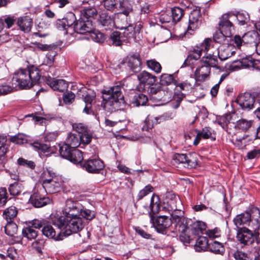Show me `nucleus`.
Here are the masks:
<instances>
[{"instance_id":"obj_25","label":"nucleus","mask_w":260,"mask_h":260,"mask_svg":"<svg viewBox=\"0 0 260 260\" xmlns=\"http://www.w3.org/2000/svg\"><path fill=\"white\" fill-rule=\"evenodd\" d=\"M164 118L162 116L154 117L148 115L143 122V125L141 128L142 131L149 132L152 129L154 124H157L161 122Z\"/></svg>"},{"instance_id":"obj_43","label":"nucleus","mask_w":260,"mask_h":260,"mask_svg":"<svg viewBox=\"0 0 260 260\" xmlns=\"http://www.w3.org/2000/svg\"><path fill=\"white\" fill-rule=\"evenodd\" d=\"M209 241L207 238L203 236H199L196 240L195 249L197 251H205L209 247Z\"/></svg>"},{"instance_id":"obj_7","label":"nucleus","mask_w":260,"mask_h":260,"mask_svg":"<svg viewBox=\"0 0 260 260\" xmlns=\"http://www.w3.org/2000/svg\"><path fill=\"white\" fill-rule=\"evenodd\" d=\"M11 81L13 87L28 89L32 87V82L29 80L26 69H21L15 72Z\"/></svg>"},{"instance_id":"obj_4","label":"nucleus","mask_w":260,"mask_h":260,"mask_svg":"<svg viewBox=\"0 0 260 260\" xmlns=\"http://www.w3.org/2000/svg\"><path fill=\"white\" fill-rule=\"evenodd\" d=\"M62 212L60 216H81L87 220L92 219L95 215L94 211L86 209L80 202L71 199L66 201Z\"/></svg>"},{"instance_id":"obj_14","label":"nucleus","mask_w":260,"mask_h":260,"mask_svg":"<svg viewBox=\"0 0 260 260\" xmlns=\"http://www.w3.org/2000/svg\"><path fill=\"white\" fill-rule=\"evenodd\" d=\"M236 102L243 110L249 111L254 108L255 96L249 92H245L238 96Z\"/></svg>"},{"instance_id":"obj_55","label":"nucleus","mask_w":260,"mask_h":260,"mask_svg":"<svg viewBox=\"0 0 260 260\" xmlns=\"http://www.w3.org/2000/svg\"><path fill=\"white\" fill-rule=\"evenodd\" d=\"M172 83L176 84L173 75L163 74L160 77V84L162 85H168Z\"/></svg>"},{"instance_id":"obj_57","label":"nucleus","mask_w":260,"mask_h":260,"mask_svg":"<svg viewBox=\"0 0 260 260\" xmlns=\"http://www.w3.org/2000/svg\"><path fill=\"white\" fill-rule=\"evenodd\" d=\"M146 64L149 69L157 74L160 73L161 71L162 68L160 64L155 59L147 60Z\"/></svg>"},{"instance_id":"obj_42","label":"nucleus","mask_w":260,"mask_h":260,"mask_svg":"<svg viewBox=\"0 0 260 260\" xmlns=\"http://www.w3.org/2000/svg\"><path fill=\"white\" fill-rule=\"evenodd\" d=\"M148 102L147 96L142 93H136L133 96L132 103L137 107L144 106Z\"/></svg>"},{"instance_id":"obj_30","label":"nucleus","mask_w":260,"mask_h":260,"mask_svg":"<svg viewBox=\"0 0 260 260\" xmlns=\"http://www.w3.org/2000/svg\"><path fill=\"white\" fill-rule=\"evenodd\" d=\"M83 100L85 106L83 109V112L87 114L93 113L92 109V103L95 99V94L92 93H87L85 95H83Z\"/></svg>"},{"instance_id":"obj_48","label":"nucleus","mask_w":260,"mask_h":260,"mask_svg":"<svg viewBox=\"0 0 260 260\" xmlns=\"http://www.w3.org/2000/svg\"><path fill=\"white\" fill-rule=\"evenodd\" d=\"M88 35L89 37H87L86 38L87 39L89 40L90 38L93 41L98 43H102L105 39V36L103 34L98 30L94 29V28L91 32H89Z\"/></svg>"},{"instance_id":"obj_44","label":"nucleus","mask_w":260,"mask_h":260,"mask_svg":"<svg viewBox=\"0 0 260 260\" xmlns=\"http://www.w3.org/2000/svg\"><path fill=\"white\" fill-rule=\"evenodd\" d=\"M98 15V11L94 7L84 8L81 11V17L85 19L94 18Z\"/></svg>"},{"instance_id":"obj_15","label":"nucleus","mask_w":260,"mask_h":260,"mask_svg":"<svg viewBox=\"0 0 260 260\" xmlns=\"http://www.w3.org/2000/svg\"><path fill=\"white\" fill-rule=\"evenodd\" d=\"M236 238L240 244L244 245H250L255 240L253 233L247 228L239 229Z\"/></svg>"},{"instance_id":"obj_3","label":"nucleus","mask_w":260,"mask_h":260,"mask_svg":"<svg viewBox=\"0 0 260 260\" xmlns=\"http://www.w3.org/2000/svg\"><path fill=\"white\" fill-rule=\"evenodd\" d=\"M53 224L63 231L64 236H69L72 233H77L84 227L83 219L79 216H59L52 220Z\"/></svg>"},{"instance_id":"obj_36","label":"nucleus","mask_w":260,"mask_h":260,"mask_svg":"<svg viewBox=\"0 0 260 260\" xmlns=\"http://www.w3.org/2000/svg\"><path fill=\"white\" fill-rule=\"evenodd\" d=\"M250 214L249 213V211L237 215L234 219V222L237 227L241 224H249L250 223Z\"/></svg>"},{"instance_id":"obj_63","label":"nucleus","mask_w":260,"mask_h":260,"mask_svg":"<svg viewBox=\"0 0 260 260\" xmlns=\"http://www.w3.org/2000/svg\"><path fill=\"white\" fill-rule=\"evenodd\" d=\"M8 193L6 187L0 188V207H3L8 201Z\"/></svg>"},{"instance_id":"obj_11","label":"nucleus","mask_w":260,"mask_h":260,"mask_svg":"<svg viewBox=\"0 0 260 260\" xmlns=\"http://www.w3.org/2000/svg\"><path fill=\"white\" fill-rule=\"evenodd\" d=\"M137 78L139 81V84L137 85V90L140 92H144L147 90V88L149 86H153L156 81V77L145 71L139 73Z\"/></svg>"},{"instance_id":"obj_61","label":"nucleus","mask_w":260,"mask_h":260,"mask_svg":"<svg viewBox=\"0 0 260 260\" xmlns=\"http://www.w3.org/2000/svg\"><path fill=\"white\" fill-rule=\"evenodd\" d=\"M10 141L16 144L21 145L27 143V139L25 135L19 134L11 137Z\"/></svg>"},{"instance_id":"obj_29","label":"nucleus","mask_w":260,"mask_h":260,"mask_svg":"<svg viewBox=\"0 0 260 260\" xmlns=\"http://www.w3.org/2000/svg\"><path fill=\"white\" fill-rule=\"evenodd\" d=\"M30 81L32 82V86L39 83L41 74L40 71L36 67L31 66L26 69Z\"/></svg>"},{"instance_id":"obj_10","label":"nucleus","mask_w":260,"mask_h":260,"mask_svg":"<svg viewBox=\"0 0 260 260\" xmlns=\"http://www.w3.org/2000/svg\"><path fill=\"white\" fill-rule=\"evenodd\" d=\"M174 211L171 214V224H173L176 232L183 231L186 230L187 221L183 215V212L180 210H177L176 206L172 207Z\"/></svg>"},{"instance_id":"obj_38","label":"nucleus","mask_w":260,"mask_h":260,"mask_svg":"<svg viewBox=\"0 0 260 260\" xmlns=\"http://www.w3.org/2000/svg\"><path fill=\"white\" fill-rule=\"evenodd\" d=\"M79 134L70 133L68 135L65 143L73 148H77L80 145Z\"/></svg>"},{"instance_id":"obj_12","label":"nucleus","mask_w":260,"mask_h":260,"mask_svg":"<svg viewBox=\"0 0 260 260\" xmlns=\"http://www.w3.org/2000/svg\"><path fill=\"white\" fill-rule=\"evenodd\" d=\"M202 22V17L199 8L193 9L189 16V21L186 33L191 34L192 32L198 29Z\"/></svg>"},{"instance_id":"obj_19","label":"nucleus","mask_w":260,"mask_h":260,"mask_svg":"<svg viewBox=\"0 0 260 260\" xmlns=\"http://www.w3.org/2000/svg\"><path fill=\"white\" fill-rule=\"evenodd\" d=\"M46 82L53 90L59 92L64 91L68 87V83L63 79H56L49 77Z\"/></svg>"},{"instance_id":"obj_2","label":"nucleus","mask_w":260,"mask_h":260,"mask_svg":"<svg viewBox=\"0 0 260 260\" xmlns=\"http://www.w3.org/2000/svg\"><path fill=\"white\" fill-rule=\"evenodd\" d=\"M114 27L120 29H124L123 35L127 38H133L136 42L139 41L142 38L141 23L134 26L127 22V16L121 13L115 14L114 17Z\"/></svg>"},{"instance_id":"obj_32","label":"nucleus","mask_w":260,"mask_h":260,"mask_svg":"<svg viewBox=\"0 0 260 260\" xmlns=\"http://www.w3.org/2000/svg\"><path fill=\"white\" fill-rule=\"evenodd\" d=\"M259 38L257 32L248 31L243 36V42L244 44H253L256 47Z\"/></svg>"},{"instance_id":"obj_22","label":"nucleus","mask_w":260,"mask_h":260,"mask_svg":"<svg viewBox=\"0 0 260 260\" xmlns=\"http://www.w3.org/2000/svg\"><path fill=\"white\" fill-rule=\"evenodd\" d=\"M126 60L127 66L132 71L137 72L140 70L141 61L139 54H129L127 56Z\"/></svg>"},{"instance_id":"obj_6","label":"nucleus","mask_w":260,"mask_h":260,"mask_svg":"<svg viewBox=\"0 0 260 260\" xmlns=\"http://www.w3.org/2000/svg\"><path fill=\"white\" fill-rule=\"evenodd\" d=\"M41 181L46 192L50 194L59 191L62 183L57 177L56 173L50 170L43 173Z\"/></svg>"},{"instance_id":"obj_47","label":"nucleus","mask_w":260,"mask_h":260,"mask_svg":"<svg viewBox=\"0 0 260 260\" xmlns=\"http://www.w3.org/2000/svg\"><path fill=\"white\" fill-rule=\"evenodd\" d=\"M18 211L15 206H11L7 208L3 213V216L7 221H12L17 215Z\"/></svg>"},{"instance_id":"obj_51","label":"nucleus","mask_w":260,"mask_h":260,"mask_svg":"<svg viewBox=\"0 0 260 260\" xmlns=\"http://www.w3.org/2000/svg\"><path fill=\"white\" fill-rule=\"evenodd\" d=\"M7 223L5 226V233L7 235L13 237L17 234L18 227L17 224L12 221H7Z\"/></svg>"},{"instance_id":"obj_18","label":"nucleus","mask_w":260,"mask_h":260,"mask_svg":"<svg viewBox=\"0 0 260 260\" xmlns=\"http://www.w3.org/2000/svg\"><path fill=\"white\" fill-rule=\"evenodd\" d=\"M197 136L193 141V145L197 146L199 144L201 139H211L215 140L214 131L209 126H206L202 128L201 131L196 129Z\"/></svg>"},{"instance_id":"obj_50","label":"nucleus","mask_w":260,"mask_h":260,"mask_svg":"<svg viewBox=\"0 0 260 260\" xmlns=\"http://www.w3.org/2000/svg\"><path fill=\"white\" fill-rule=\"evenodd\" d=\"M208 248L210 251L216 254H221L224 251L222 244L216 241L210 243Z\"/></svg>"},{"instance_id":"obj_64","label":"nucleus","mask_w":260,"mask_h":260,"mask_svg":"<svg viewBox=\"0 0 260 260\" xmlns=\"http://www.w3.org/2000/svg\"><path fill=\"white\" fill-rule=\"evenodd\" d=\"M17 162L20 166L26 167L31 169H35L36 166V165L34 161L28 160L22 157L19 158L18 159Z\"/></svg>"},{"instance_id":"obj_62","label":"nucleus","mask_w":260,"mask_h":260,"mask_svg":"<svg viewBox=\"0 0 260 260\" xmlns=\"http://www.w3.org/2000/svg\"><path fill=\"white\" fill-rule=\"evenodd\" d=\"M153 189V187L150 185L146 186L143 189L139 191L137 197V201H140L144 197L147 196L148 193L152 192Z\"/></svg>"},{"instance_id":"obj_58","label":"nucleus","mask_w":260,"mask_h":260,"mask_svg":"<svg viewBox=\"0 0 260 260\" xmlns=\"http://www.w3.org/2000/svg\"><path fill=\"white\" fill-rule=\"evenodd\" d=\"M179 238L180 241L184 243H189L191 241L193 240V235L189 234L188 228L183 231H180Z\"/></svg>"},{"instance_id":"obj_41","label":"nucleus","mask_w":260,"mask_h":260,"mask_svg":"<svg viewBox=\"0 0 260 260\" xmlns=\"http://www.w3.org/2000/svg\"><path fill=\"white\" fill-rule=\"evenodd\" d=\"M132 0H122L119 3V10L124 15L128 16V14L133 11Z\"/></svg>"},{"instance_id":"obj_35","label":"nucleus","mask_w":260,"mask_h":260,"mask_svg":"<svg viewBox=\"0 0 260 260\" xmlns=\"http://www.w3.org/2000/svg\"><path fill=\"white\" fill-rule=\"evenodd\" d=\"M255 60H253L251 57H248L246 58H243L242 59L239 60H236L234 61L232 64V67L235 68H246L250 67H253L254 64Z\"/></svg>"},{"instance_id":"obj_33","label":"nucleus","mask_w":260,"mask_h":260,"mask_svg":"<svg viewBox=\"0 0 260 260\" xmlns=\"http://www.w3.org/2000/svg\"><path fill=\"white\" fill-rule=\"evenodd\" d=\"M99 20L102 25L106 27V29H110L114 27V18H112L106 12H102L100 14Z\"/></svg>"},{"instance_id":"obj_5","label":"nucleus","mask_w":260,"mask_h":260,"mask_svg":"<svg viewBox=\"0 0 260 260\" xmlns=\"http://www.w3.org/2000/svg\"><path fill=\"white\" fill-rule=\"evenodd\" d=\"M219 69L216 56L208 54L203 56L200 61V65L195 71L196 79L199 81H204L210 74L211 68Z\"/></svg>"},{"instance_id":"obj_21","label":"nucleus","mask_w":260,"mask_h":260,"mask_svg":"<svg viewBox=\"0 0 260 260\" xmlns=\"http://www.w3.org/2000/svg\"><path fill=\"white\" fill-rule=\"evenodd\" d=\"M29 202L34 207L40 208L46 205L50 202V200L48 197H45L39 192H34L31 195Z\"/></svg>"},{"instance_id":"obj_54","label":"nucleus","mask_w":260,"mask_h":260,"mask_svg":"<svg viewBox=\"0 0 260 260\" xmlns=\"http://www.w3.org/2000/svg\"><path fill=\"white\" fill-rule=\"evenodd\" d=\"M170 12L173 21L175 22L179 21L184 14V10L182 9L177 7L172 8L171 12Z\"/></svg>"},{"instance_id":"obj_40","label":"nucleus","mask_w":260,"mask_h":260,"mask_svg":"<svg viewBox=\"0 0 260 260\" xmlns=\"http://www.w3.org/2000/svg\"><path fill=\"white\" fill-rule=\"evenodd\" d=\"M16 20V17L15 16L5 15L0 18V23L3 25L2 30L4 28L7 29L11 28L14 24Z\"/></svg>"},{"instance_id":"obj_60","label":"nucleus","mask_w":260,"mask_h":260,"mask_svg":"<svg viewBox=\"0 0 260 260\" xmlns=\"http://www.w3.org/2000/svg\"><path fill=\"white\" fill-rule=\"evenodd\" d=\"M229 37L225 35V34L222 31L219 30L218 32H216L213 35L214 41L219 43L224 44L226 41V38Z\"/></svg>"},{"instance_id":"obj_39","label":"nucleus","mask_w":260,"mask_h":260,"mask_svg":"<svg viewBox=\"0 0 260 260\" xmlns=\"http://www.w3.org/2000/svg\"><path fill=\"white\" fill-rule=\"evenodd\" d=\"M206 228V224L204 222L197 221L191 225V232L193 236H200Z\"/></svg>"},{"instance_id":"obj_23","label":"nucleus","mask_w":260,"mask_h":260,"mask_svg":"<svg viewBox=\"0 0 260 260\" xmlns=\"http://www.w3.org/2000/svg\"><path fill=\"white\" fill-rule=\"evenodd\" d=\"M43 234L46 237L50 239H53L55 240H61L62 239L64 234L63 231L60 230L59 232H56L51 225H47L43 227L42 230Z\"/></svg>"},{"instance_id":"obj_17","label":"nucleus","mask_w":260,"mask_h":260,"mask_svg":"<svg viewBox=\"0 0 260 260\" xmlns=\"http://www.w3.org/2000/svg\"><path fill=\"white\" fill-rule=\"evenodd\" d=\"M156 231L162 234H166V231L171 225V219L167 216H159L153 222Z\"/></svg>"},{"instance_id":"obj_16","label":"nucleus","mask_w":260,"mask_h":260,"mask_svg":"<svg viewBox=\"0 0 260 260\" xmlns=\"http://www.w3.org/2000/svg\"><path fill=\"white\" fill-rule=\"evenodd\" d=\"M74 29L77 33L88 35L93 29L92 21L90 19H85L80 16L79 19L75 23Z\"/></svg>"},{"instance_id":"obj_20","label":"nucleus","mask_w":260,"mask_h":260,"mask_svg":"<svg viewBox=\"0 0 260 260\" xmlns=\"http://www.w3.org/2000/svg\"><path fill=\"white\" fill-rule=\"evenodd\" d=\"M235 114H226L221 116L218 121V123L229 133L228 129L232 128L236 124H235L236 119Z\"/></svg>"},{"instance_id":"obj_1","label":"nucleus","mask_w":260,"mask_h":260,"mask_svg":"<svg viewBox=\"0 0 260 260\" xmlns=\"http://www.w3.org/2000/svg\"><path fill=\"white\" fill-rule=\"evenodd\" d=\"M121 88V86L116 85L103 90L105 109L112 112L125 108L126 103L122 94Z\"/></svg>"},{"instance_id":"obj_52","label":"nucleus","mask_w":260,"mask_h":260,"mask_svg":"<svg viewBox=\"0 0 260 260\" xmlns=\"http://www.w3.org/2000/svg\"><path fill=\"white\" fill-rule=\"evenodd\" d=\"M22 235L24 237L26 238L28 240L35 239L38 236V231L33 229L32 227H26L24 228L22 231Z\"/></svg>"},{"instance_id":"obj_13","label":"nucleus","mask_w":260,"mask_h":260,"mask_svg":"<svg viewBox=\"0 0 260 260\" xmlns=\"http://www.w3.org/2000/svg\"><path fill=\"white\" fill-rule=\"evenodd\" d=\"M81 167L89 173L96 174L104 168V164L100 159H89L80 164Z\"/></svg>"},{"instance_id":"obj_9","label":"nucleus","mask_w":260,"mask_h":260,"mask_svg":"<svg viewBox=\"0 0 260 260\" xmlns=\"http://www.w3.org/2000/svg\"><path fill=\"white\" fill-rule=\"evenodd\" d=\"M172 159L174 164H185L190 168H195L198 165V154L194 152L188 154L175 153Z\"/></svg>"},{"instance_id":"obj_46","label":"nucleus","mask_w":260,"mask_h":260,"mask_svg":"<svg viewBox=\"0 0 260 260\" xmlns=\"http://www.w3.org/2000/svg\"><path fill=\"white\" fill-rule=\"evenodd\" d=\"M71 157L68 160L74 164L82 163L83 159L82 152L76 148L73 149L72 153L70 154Z\"/></svg>"},{"instance_id":"obj_31","label":"nucleus","mask_w":260,"mask_h":260,"mask_svg":"<svg viewBox=\"0 0 260 260\" xmlns=\"http://www.w3.org/2000/svg\"><path fill=\"white\" fill-rule=\"evenodd\" d=\"M148 207L150 209L149 214L151 217V220H153V215L157 213L159 211L160 208V205L159 203V198L157 196H154V195L152 196Z\"/></svg>"},{"instance_id":"obj_49","label":"nucleus","mask_w":260,"mask_h":260,"mask_svg":"<svg viewBox=\"0 0 260 260\" xmlns=\"http://www.w3.org/2000/svg\"><path fill=\"white\" fill-rule=\"evenodd\" d=\"M234 21L237 20L238 24L240 25H244L247 24L249 21V15L246 13H234Z\"/></svg>"},{"instance_id":"obj_27","label":"nucleus","mask_w":260,"mask_h":260,"mask_svg":"<svg viewBox=\"0 0 260 260\" xmlns=\"http://www.w3.org/2000/svg\"><path fill=\"white\" fill-rule=\"evenodd\" d=\"M235 48L231 44L222 46L218 51V57L221 60H225L235 53Z\"/></svg>"},{"instance_id":"obj_53","label":"nucleus","mask_w":260,"mask_h":260,"mask_svg":"<svg viewBox=\"0 0 260 260\" xmlns=\"http://www.w3.org/2000/svg\"><path fill=\"white\" fill-rule=\"evenodd\" d=\"M74 148L67 145L65 142L62 145L59 146V153L60 155L67 159L71 157L70 154Z\"/></svg>"},{"instance_id":"obj_28","label":"nucleus","mask_w":260,"mask_h":260,"mask_svg":"<svg viewBox=\"0 0 260 260\" xmlns=\"http://www.w3.org/2000/svg\"><path fill=\"white\" fill-rule=\"evenodd\" d=\"M17 24L21 30L28 32L32 26L33 21L28 16L20 17L17 19Z\"/></svg>"},{"instance_id":"obj_34","label":"nucleus","mask_w":260,"mask_h":260,"mask_svg":"<svg viewBox=\"0 0 260 260\" xmlns=\"http://www.w3.org/2000/svg\"><path fill=\"white\" fill-rule=\"evenodd\" d=\"M250 214V221L252 228L260 224V210L254 206L251 207L249 211Z\"/></svg>"},{"instance_id":"obj_26","label":"nucleus","mask_w":260,"mask_h":260,"mask_svg":"<svg viewBox=\"0 0 260 260\" xmlns=\"http://www.w3.org/2000/svg\"><path fill=\"white\" fill-rule=\"evenodd\" d=\"M202 53V49H200V47H197L188 55L182 67L193 65L194 62L200 58Z\"/></svg>"},{"instance_id":"obj_45","label":"nucleus","mask_w":260,"mask_h":260,"mask_svg":"<svg viewBox=\"0 0 260 260\" xmlns=\"http://www.w3.org/2000/svg\"><path fill=\"white\" fill-rule=\"evenodd\" d=\"M125 38L127 39L124 35L123 36H121V33L117 31L113 32L110 35V39L113 44L116 46H120L122 42L125 40Z\"/></svg>"},{"instance_id":"obj_24","label":"nucleus","mask_w":260,"mask_h":260,"mask_svg":"<svg viewBox=\"0 0 260 260\" xmlns=\"http://www.w3.org/2000/svg\"><path fill=\"white\" fill-rule=\"evenodd\" d=\"M34 149L38 152L40 155L49 156L54 153L53 150L49 145L35 141L30 143Z\"/></svg>"},{"instance_id":"obj_59","label":"nucleus","mask_w":260,"mask_h":260,"mask_svg":"<svg viewBox=\"0 0 260 260\" xmlns=\"http://www.w3.org/2000/svg\"><path fill=\"white\" fill-rule=\"evenodd\" d=\"M103 4L105 8L109 11L113 12L117 8V0H103Z\"/></svg>"},{"instance_id":"obj_8","label":"nucleus","mask_w":260,"mask_h":260,"mask_svg":"<svg viewBox=\"0 0 260 260\" xmlns=\"http://www.w3.org/2000/svg\"><path fill=\"white\" fill-rule=\"evenodd\" d=\"M234 13L229 12L223 14L219 18L218 27L219 30L224 32L225 35L231 37L235 31Z\"/></svg>"},{"instance_id":"obj_37","label":"nucleus","mask_w":260,"mask_h":260,"mask_svg":"<svg viewBox=\"0 0 260 260\" xmlns=\"http://www.w3.org/2000/svg\"><path fill=\"white\" fill-rule=\"evenodd\" d=\"M254 122L253 120H247L242 118L236 121L234 127L243 132H246L249 128L253 126Z\"/></svg>"},{"instance_id":"obj_56","label":"nucleus","mask_w":260,"mask_h":260,"mask_svg":"<svg viewBox=\"0 0 260 260\" xmlns=\"http://www.w3.org/2000/svg\"><path fill=\"white\" fill-rule=\"evenodd\" d=\"M8 189L10 194L15 196L20 194L23 190V186L18 182H14L10 185Z\"/></svg>"}]
</instances>
